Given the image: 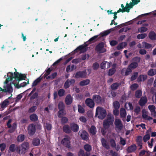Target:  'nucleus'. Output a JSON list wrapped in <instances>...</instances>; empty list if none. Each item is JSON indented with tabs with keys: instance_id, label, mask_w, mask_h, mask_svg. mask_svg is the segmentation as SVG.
Returning <instances> with one entry per match:
<instances>
[{
	"instance_id": "nucleus-3",
	"label": "nucleus",
	"mask_w": 156,
	"mask_h": 156,
	"mask_svg": "<svg viewBox=\"0 0 156 156\" xmlns=\"http://www.w3.org/2000/svg\"><path fill=\"white\" fill-rule=\"evenodd\" d=\"M70 138L68 135L65 136V137L61 140L62 144L65 147L67 148H70L71 147Z\"/></svg>"
},
{
	"instance_id": "nucleus-28",
	"label": "nucleus",
	"mask_w": 156,
	"mask_h": 156,
	"mask_svg": "<svg viewBox=\"0 0 156 156\" xmlns=\"http://www.w3.org/2000/svg\"><path fill=\"white\" fill-rule=\"evenodd\" d=\"M40 140L38 138H34L32 141V144L35 146H38L40 144Z\"/></svg>"
},
{
	"instance_id": "nucleus-36",
	"label": "nucleus",
	"mask_w": 156,
	"mask_h": 156,
	"mask_svg": "<svg viewBox=\"0 0 156 156\" xmlns=\"http://www.w3.org/2000/svg\"><path fill=\"white\" fill-rule=\"evenodd\" d=\"M84 149L88 153L91 151L92 150V147L90 145L86 144L83 146Z\"/></svg>"
},
{
	"instance_id": "nucleus-63",
	"label": "nucleus",
	"mask_w": 156,
	"mask_h": 156,
	"mask_svg": "<svg viewBox=\"0 0 156 156\" xmlns=\"http://www.w3.org/2000/svg\"><path fill=\"white\" fill-rule=\"evenodd\" d=\"M53 69L52 67H50L48 68L46 71V73H45V75L46 76H48L49 75L50 73L53 70Z\"/></svg>"
},
{
	"instance_id": "nucleus-48",
	"label": "nucleus",
	"mask_w": 156,
	"mask_h": 156,
	"mask_svg": "<svg viewBox=\"0 0 156 156\" xmlns=\"http://www.w3.org/2000/svg\"><path fill=\"white\" fill-rule=\"evenodd\" d=\"M16 145L15 144H12L9 147V150L12 152H15L16 151Z\"/></svg>"
},
{
	"instance_id": "nucleus-5",
	"label": "nucleus",
	"mask_w": 156,
	"mask_h": 156,
	"mask_svg": "<svg viewBox=\"0 0 156 156\" xmlns=\"http://www.w3.org/2000/svg\"><path fill=\"white\" fill-rule=\"evenodd\" d=\"M105 43L101 42L98 44L96 46L95 50L99 53H103L106 51V50L104 48Z\"/></svg>"
},
{
	"instance_id": "nucleus-60",
	"label": "nucleus",
	"mask_w": 156,
	"mask_h": 156,
	"mask_svg": "<svg viewBox=\"0 0 156 156\" xmlns=\"http://www.w3.org/2000/svg\"><path fill=\"white\" fill-rule=\"evenodd\" d=\"M7 76L8 78H9V80H12L13 78H14V76H13V74L12 73L9 72L8 73Z\"/></svg>"
},
{
	"instance_id": "nucleus-15",
	"label": "nucleus",
	"mask_w": 156,
	"mask_h": 156,
	"mask_svg": "<svg viewBox=\"0 0 156 156\" xmlns=\"http://www.w3.org/2000/svg\"><path fill=\"white\" fill-rule=\"evenodd\" d=\"M80 136L81 138L83 140H86L87 139L89 136L88 133L85 130L80 131Z\"/></svg>"
},
{
	"instance_id": "nucleus-29",
	"label": "nucleus",
	"mask_w": 156,
	"mask_h": 156,
	"mask_svg": "<svg viewBox=\"0 0 156 156\" xmlns=\"http://www.w3.org/2000/svg\"><path fill=\"white\" fill-rule=\"evenodd\" d=\"M66 114V112L65 110H59L58 112L57 115L59 118H61Z\"/></svg>"
},
{
	"instance_id": "nucleus-33",
	"label": "nucleus",
	"mask_w": 156,
	"mask_h": 156,
	"mask_svg": "<svg viewBox=\"0 0 156 156\" xmlns=\"http://www.w3.org/2000/svg\"><path fill=\"white\" fill-rule=\"evenodd\" d=\"M148 76H153L156 74V69H151L148 71L147 73Z\"/></svg>"
},
{
	"instance_id": "nucleus-12",
	"label": "nucleus",
	"mask_w": 156,
	"mask_h": 156,
	"mask_svg": "<svg viewBox=\"0 0 156 156\" xmlns=\"http://www.w3.org/2000/svg\"><path fill=\"white\" fill-rule=\"evenodd\" d=\"M115 127L119 130H121L123 128V125L122 121L120 119H115L114 122Z\"/></svg>"
},
{
	"instance_id": "nucleus-37",
	"label": "nucleus",
	"mask_w": 156,
	"mask_h": 156,
	"mask_svg": "<svg viewBox=\"0 0 156 156\" xmlns=\"http://www.w3.org/2000/svg\"><path fill=\"white\" fill-rule=\"evenodd\" d=\"M25 138V136L24 135L20 134L17 137L16 140L18 142H22L24 141Z\"/></svg>"
},
{
	"instance_id": "nucleus-1",
	"label": "nucleus",
	"mask_w": 156,
	"mask_h": 156,
	"mask_svg": "<svg viewBox=\"0 0 156 156\" xmlns=\"http://www.w3.org/2000/svg\"><path fill=\"white\" fill-rule=\"evenodd\" d=\"M106 111L104 108L101 107H97L96 110L95 117L102 120L106 117Z\"/></svg>"
},
{
	"instance_id": "nucleus-31",
	"label": "nucleus",
	"mask_w": 156,
	"mask_h": 156,
	"mask_svg": "<svg viewBox=\"0 0 156 156\" xmlns=\"http://www.w3.org/2000/svg\"><path fill=\"white\" fill-rule=\"evenodd\" d=\"M89 133L92 135H95L97 132L96 127L94 126H92L89 130Z\"/></svg>"
},
{
	"instance_id": "nucleus-10",
	"label": "nucleus",
	"mask_w": 156,
	"mask_h": 156,
	"mask_svg": "<svg viewBox=\"0 0 156 156\" xmlns=\"http://www.w3.org/2000/svg\"><path fill=\"white\" fill-rule=\"evenodd\" d=\"M92 99L94 102L97 104H101L102 102V99L99 95L95 94L93 96Z\"/></svg>"
},
{
	"instance_id": "nucleus-17",
	"label": "nucleus",
	"mask_w": 156,
	"mask_h": 156,
	"mask_svg": "<svg viewBox=\"0 0 156 156\" xmlns=\"http://www.w3.org/2000/svg\"><path fill=\"white\" fill-rule=\"evenodd\" d=\"M132 72V69L128 66L127 68H123L122 69L121 71L122 73H125V76H127L129 75Z\"/></svg>"
},
{
	"instance_id": "nucleus-41",
	"label": "nucleus",
	"mask_w": 156,
	"mask_h": 156,
	"mask_svg": "<svg viewBox=\"0 0 156 156\" xmlns=\"http://www.w3.org/2000/svg\"><path fill=\"white\" fill-rule=\"evenodd\" d=\"M58 108L59 110H65V105L63 102L60 101L58 104Z\"/></svg>"
},
{
	"instance_id": "nucleus-64",
	"label": "nucleus",
	"mask_w": 156,
	"mask_h": 156,
	"mask_svg": "<svg viewBox=\"0 0 156 156\" xmlns=\"http://www.w3.org/2000/svg\"><path fill=\"white\" fill-rule=\"evenodd\" d=\"M6 145L5 143H2L0 144V148L2 151H3L5 150Z\"/></svg>"
},
{
	"instance_id": "nucleus-24",
	"label": "nucleus",
	"mask_w": 156,
	"mask_h": 156,
	"mask_svg": "<svg viewBox=\"0 0 156 156\" xmlns=\"http://www.w3.org/2000/svg\"><path fill=\"white\" fill-rule=\"evenodd\" d=\"M70 128L71 130L75 132H77L79 129L78 125L74 123H73L70 124Z\"/></svg>"
},
{
	"instance_id": "nucleus-42",
	"label": "nucleus",
	"mask_w": 156,
	"mask_h": 156,
	"mask_svg": "<svg viewBox=\"0 0 156 156\" xmlns=\"http://www.w3.org/2000/svg\"><path fill=\"white\" fill-rule=\"evenodd\" d=\"M9 101L7 99L4 100L1 103V107L2 108H6L7 105H9Z\"/></svg>"
},
{
	"instance_id": "nucleus-52",
	"label": "nucleus",
	"mask_w": 156,
	"mask_h": 156,
	"mask_svg": "<svg viewBox=\"0 0 156 156\" xmlns=\"http://www.w3.org/2000/svg\"><path fill=\"white\" fill-rule=\"evenodd\" d=\"M78 112L80 113H83L85 112L84 108L80 105H78Z\"/></svg>"
},
{
	"instance_id": "nucleus-46",
	"label": "nucleus",
	"mask_w": 156,
	"mask_h": 156,
	"mask_svg": "<svg viewBox=\"0 0 156 156\" xmlns=\"http://www.w3.org/2000/svg\"><path fill=\"white\" fill-rule=\"evenodd\" d=\"M78 156H89L90 154L86 153V155L85 154L84 151L83 150L81 149L78 153Z\"/></svg>"
},
{
	"instance_id": "nucleus-13",
	"label": "nucleus",
	"mask_w": 156,
	"mask_h": 156,
	"mask_svg": "<svg viewBox=\"0 0 156 156\" xmlns=\"http://www.w3.org/2000/svg\"><path fill=\"white\" fill-rule=\"evenodd\" d=\"M85 102L87 105L90 108H93L94 106L95 103L92 99L87 98Z\"/></svg>"
},
{
	"instance_id": "nucleus-56",
	"label": "nucleus",
	"mask_w": 156,
	"mask_h": 156,
	"mask_svg": "<svg viewBox=\"0 0 156 156\" xmlns=\"http://www.w3.org/2000/svg\"><path fill=\"white\" fill-rule=\"evenodd\" d=\"M99 67V64L97 62L94 63L92 65V68L94 70H97Z\"/></svg>"
},
{
	"instance_id": "nucleus-14",
	"label": "nucleus",
	"mask_w": 156,
	"mask_h": 156,
	"mask_svg": "<svg viewBox=\"0 0 156 156\" xmlns=\"http://www.w3.org/2000/svg\"><path fill=\"white\" fill-rule=\"evenodd\" d=\"M12 83H10L4 86V90H5V92H8L11 93L12 92L13 89L11 85Z\"/></svg>"
},
{
	"instance_id": "nucleus-26",
	"label": "nucleus",
	"mask_w": 156,
	"mask_h": 156,
	"mask_svg": "<svg viewBox=\"0 0 156 156\" xmlns=\"http://www.w3.org/2000/svg\"><path fill=\"white\" fill-rule=\"evenodd\" d=\"M127 43L126 42H122L120 43L117 46L116 48L118 50L122 49L126 47L127 45Z\"/></svg>"
},
{
	"instance_id": "nucleus-8",
	"label": "nucleus",
	"mask_w": 156,
	"mask_h": 156,
	"mask_svg": "<svg viewBox=\"0 0 156 156\" xmlns=\"http://www.w3.org/2000/svg\"><path fill=\"white\" fill-rule=\"evenodd\" d=\"M29 143L27 142H24L21 145V154H24L27 152V151L29 147Z\"/></svg>"
},
{
	"instance_id": "nucleus-47",
	"label": "nucleus",
	"mask_w": 156,
	"mask_h": 156,
	"mask_svg": "<svg viewBox=\"0 0 156 156\" xmlns=\"http://www.w3.org/2000/svg\"><path fill=\"white\" fill-rule=\"evenodd\" d=\"M65 91L64 89H60L58 91V94L59 97H61L65 94Z\"/></svg>"
},
{
	"instance_id": "nucleus-38",
	"label": "nucleus",
	"mask_w": 156,
	"mask_h": 156,
	"mask_svg": "<svg viewBox=\"0 0 156 156\" xmlns=\"http://www.w3.org/2000/svg\"><path fill=\"white\" fill-rule=\"evenodd\" d=\"M134 5L133 4L132 2H130L129 4L126 3V8L127 10L126 12H129V11L130 9L132 8Z\"/></svg>"
},
{
	"instance_id": "nucleus-2",
	"label": "nucleus",
	"mask_w": 156,
	"mask_h": 156,
	"mask_svg": "<svg viewBox=\"0 0 156 156\" xmlns=\"http://www.w3.org/2000/svg\"><path fill=\"white\" fill-rule=\"evenodd\" d=\"M114 121V118L111 116L108 115L106 119H105L103 122V126L105 129H108L110 125H112Z\"/></svg>"
},
{
	"instance_id": "nucleus-40",
	"label": "nucleus",
	"mask_w": 156,
	"mask_h": 156,
	"mask_svg": "<svg viewBox=\"0 0 156 156\" xmlns=\"http://www.w3.org/2000/svg\"><path fill=\"white\" fill-rule=\"evenodd\" d=\"M142 95V91L140 90H138L135 91V96L138 98H140Z\"/></svg>"
},
{
	"instance_id": "nucleus-30",
	"label": "nucleus",
	"mask_w": 156,
	"mask_h": 156,
	"mask_svg": "<svg viewBox=\"0 0 156 156\" xmlns=\"http://www.w3.org/2000/svg\"><path fill=\"white\" fill-rule=\"evenodd\" d=\"M149 37L152 40H156V34L154 32L151 31L149 33Z\"/></svg>"
},
{
	"instance_id": "nucleus-20",
	"label": "nucleus",
	"mask_w": 156,
	"mask_h": 156,
	"mask_svg": "<svg viewBox=\"0 0 156 156\" xmlns=\"http://www.w3.org/2000/svg\"><path fill=\"white\" fill-rule=\"evenodd\" d=\"M116 64H113L112 66V68L109 69L108 72V75L111 76L113 75L116 71L115 67L116 66Z\"/></svg>"
},
{
	"instance_id": "nucleus-53",
	"label": "nucleus",
	"mask_w": 156,
	"mask_h": 156,
	"mask_svg": "<svg viewBox=\"0 0 156 156\" xmlns=\"http://www.w3.org/2000/svg\"><path fill=\"white\" fill-rule=\"evenodd\" d=\"M109 143L112 147L114 148L116 146V143L115 140L113 139H111L109 140Z\"/></svg>"
},
{
	"instance_id": "nucleus-59",
	"label": "nucleus",
	"mask_w": 156,
	"mask_h": 156,
	"mask_svg": "<svg viewBox=\"0 0 156 156\" xmlns=\"http://www.w3.org/2000/svg\"><path fill=\"white\" fill-rule=\"evenodd\" d=\"M140 58L139 57L136 56L133 58V60L134 61V62H137L138 64L140 61Z\"/></svg>"
},
{
	"instance_id": "nucleus-44",
	"label": "nucleus",
	"mask_w": 156,
	"mask_h": 156,
	"mask_svg": "<svg viewBox=\"0 0 156 156\" xmlns=\"http://www.w3.org/2000/svg\"><path fill=\"white\" fill-rule=\"evenodd\" d=\"M143 46L145 48L149 49L152 47V45L151 44L148 43L144 41L142 43Z\"/></svg>"
},
{
	"instance_id": "nucleus-51",
	"label": "nucleus",
	"mask_w": 156,
	"mask_h": 156,
	"mask_svg": "<svg viewBox=\"0 0 156 156\" xmlns=\"http://www.w3.org/2000/svg\"><path fill=\"white\" fill-rule=\"evenodd\" d=\"M37 107L36 106H34L30 108L28 110V112L29 113H32L34 112L37 109Z\"/></svg>"
},
{
	"instance_id": "nucleus-21",
	"label": "nucleus",
	"mask_w": 156,
	"mask_h": 156,
	"mask_svg": "<svg viewBox=\"0 0 156 156\" xmlns=\"http://www.w3.org/2000/svg\"><path fill=\"white\" fill-rule=\"evenodd\" d=\"M147 78V76L145 74L140 75L137 78V81L139 83L142 81L144 82Z\"/></svg>"
},
{
	"instance_id": "nucleus-54",
	"label": "nucleus",
	"mask_w": 156,
	"mask_h": 156,
	"mask_svg": "<svg viewBox=\"0 0 156 156\" xmlns=\"http://www.w3.org/2000/svg\"><path fill=\"white\" fill-rule=\"evenodd\" d=\"M147 34H139L137 35V38L138 39H143L146 37Z\"/></svg>"
},
{
	"instance_id": "nucleus-25",
	"label": "nucleus",
	"mask_w": 156,
	"mask_h": 156,
	"mask_svg": "<svg viewBox=\"0 0 156 156\" xmlns=\"http://www.w3.org/2000/svg\"><path fill=\"white\" fill-rule=\"evenodd\" d=\"M147 99L146 97H142L139 101V105L141 106H144L147 103Z\"/></svg>"
},
{
	"instance_id": "nucleus-34",
	"label": "nucleus",
	"mask_w": 156,
	"mask_h": 156,
	"mask_svg": "<svg viewBox=\"0 0 156 156\" xmlns=\"http://www.w3.org/2000/svg\"><path fill=\"white\" fill-rule=\"evenodd\" d=\"M121 84L118 83H115L112 84L111 85V87L112 90H117L118 87L120 86Z\"/></svg>"
},
{
	"instance_id": "nucleus-50",
	"label": "nucleus",
	"mask_w": 156,
	"mask_h": 156,
	"mask_svg": "<svg viewBox=\"0 0 156 156\" xmlns=\"http://www.w3.org/2000/svg\"><path fill=\"white\" fill-rule=\"evenodd\" d=\"M113 106L115 109H119L120 107L119 103L117 101H115L113 102Z\"/></svg>"
},
{
	"instance_id": "nucleus-11",
	"label": "nucleus",
	"mask_w": 156,
	"mask_h": 156,
	"mask_svg": "<svg viewBox=\"0 0 156 156\" xmlns=\"http://www.w3.org/2000/svg\"><path fill=\"white\" fill-rule=\"evenodd\" d=\"M88 45L85 43L84 44L80 45L78 47L74 50V51L75 52H78V51H81L83 52H85L87 50L86 47Z\"/></svg>"
},
{
	"instance_id": "nucleus-45",
	"label": "nucleus",
	"mask_w": 156,
	"mask_h": 156,
	"mask_svg": "<svg viewBox=\"0 0 156 156\" xmlns=\"http://www.w3.org/2000/svg\"><path fill=\"white\" fill-rule=\"evenodd\" d=\"M41 80L40 77L35 80L33 82L32 84V87H34L36 86L40 82Z\"/></svg>"
},
{
	"instance_id": "nucleus-57",
	"label": "nucleus",
	"mask_w": 156,
	"mask_h": 156,
	"mask_svg": "<svg viewBox=\"0 0 156 156\" xmlns=\"http://www.w3.org/2000/svg\"><path fill=\"white\" fill-rule=\"evenodd\" d=\"M120 116L122 117H125L126 115V112L124 109L121 110Z\"/></svg>"
},
{
	"instance_id": "nucleus-16",
	"label": "nucleus",
	"mask_w": 156,
	"mask_h": 156,
	"mask_svg": "<svg viewBox=\"0 0 156 156\" xmlns=\"http://www.w3.org/2000/svg\"><path fill=\"white\" fill-rule=\"evenodd\" d=\"M148 108L151 112V115L153 117L156 116V112L155 111V106L152 105H150L148 106Z\"/></svg>"
},
{
	"instance_id": "nucleus-43",
	"label": "nucleus",
	"mask_w": 156,
	"mask_h": 156,
	"mask_svg": "<svg viewBox=\"0 0 156 156\" xmlns=\"http://www.w3.org/2000/svg\"><path fill=\"white\" fill-rule=\"evenodd\" d=\"M61 118V122L62 125L66 123L68 121V118L65 116L62 117Z\"/></svg>"
},
{
	"instance_id": "nucleus-55",
	"label": "nucleus",
	"mask_w": 156,
	"mask_h": 156,
	"mask_svg": "<svg viewBox=\"0 0 156 156\" xmlns=\"http://www.w3.org/2000/svg\"><path fill=\"white\" fill-rule=\"evenodd\" d=\"M111 32L110 30H108L106 31H105L104 32H102L100 34L101 37H104V36H107Z\"/></svg>"
},
{
	"instance_id": "nucleus-32",
	"label": "nucleus",
	"mask_w": 156,
	"mask_h": 156,
	"mask_svg": "<svg viewBox=\"0 0 156 156\" xmlns=\"http://www.w3.org/2000/svg\"><path fill=\"white\" fill-rule=\"evenodd\" d=\"M90 82V80L87 79L81 81L80 82V85L81 86H84L89 84Z\"/></svg>"
},
{
	"instance_id": "nucleus-62",
	"label": "nucleus",
	"mask_w": 156,
	"mask_h": 156,
	"mask_svg": "<svg viewBox=\"0 0 156 156\" xmlns=\"http://www.w3.org/2000/svg\"><path fill=\"white\" fill-rule=\"evenodd\" d=\"M70 84L69 82V79H68L65 82L64 85V88L65 89L68 88L70 85Z\"/></svg>"
},
{
	"instance_id": "nucleus-22",
	"label": "nucleus",
	"mask_w": 156,
	"mask_h": 156,
	"mask_svg": "<svg viewBox=\"0 0 156 156\" xmlns=\"http://www.w3.org/2000/svg\"><path fill=\"white\" fill-rule=\"evenodd\" d=\"M73 102V98L70 94L67 95L65 98V103L67 105H70Z\"/></svg>"
},
{
	"instance_id": "nucleus-7",
	"label": "nucleus",
	"mask_w": 156,
	"mask_h": 156,
	"mask_svg": "<svg viewBox=\"0 0 156 156\" xmlns=\"http://www.w3.org/2000/svg\"><path fill=\"white\" fill-rule=\"evenodd\" d=\"M14 78L19 81L25 80L26 78V75L25 74H21L17 72H14Z\"/></svg>"
},
{
	"instance_id": "nucleus-23",
	"label": "nucleus",
	"mask_w": 156,
	"mask_h": 156,
	"mask_svg": "<svg viewBox=\"0 0 156 156\" xmlns=\"http://www.w3.org/2000/svg\"><path fill=\"white\" fill-rule=\"evenodd\" d=\"M136 149V146L135 145H132L128 147L126 151L128 153H131L134 152Z\"/></svg>"
},
{
	"instance_id": "nucleus-49",
	"label": "nucleus",
	"mask_w": 156,
	"mask_h": 156,
	"mask_svg": "<svg viewBox=\"0 0 156 156\" xmlns=\"http://www.w3.org/2000/svg\"><path fill=\"white\" fill-rule=\"evenodd\" d=\"M138 75V73L137 72H134L133 75H132L130 78V80L131 81H133L136 80L137 77Z\"/></svg>"
},
{
	"instance_id": "nucleus-4",
	"label": "nucleus",
	"mask_w": 156,
	"mask_h": 156,
	"mask_svg": "<svg viewBox=\"0 0 156 156\" xmlns=\"http://www.w3.org/2000/svg\"><path fill=\"white\" fill-rule=\"evenodd\" d=\"M73 76L76 79L86 78L87 77L86 70L85 69L82 71H78L74 74Z\"/></svg>"
},
{
	"instance_id": "nucleus-35",
	"label": "nucleus",
	"mask_w": 156,
	"mask_h": 156,
	"mask_svg": "<svg viewBox=\"0 0 156 156\" xmlns=\"http://www.w3.org/2000/svg\"><path fill=\"white\" fill-rule=\"evenodd\" d=\"M30 118L31 121L35 122L38 120V117L36 114L33 113L30 116Z\"/></svg>"
},
{
	"instance_id": "nucleus-27",
	"label": "nucleus",
	"mask_w": 156,
	"mask_h": 156,
	"mask_svg": "<svg viewBox=\"0 0 156 156\" xmlns=\"http://www.w3.org/2000/svg\"><path fill=\"white\" fill-rule=\"evenodd\" d=\"M63 131L66 133H69L71 132V129L68 125H66L62 128Z\"/></svg>"
},
{
	"instance_id": "nucleus-61",
	"label": "nucleus",
	"mask_w": 156,
	"mask_h": 156,
	"mask_svg": "<svg viewBox=\"0 0 156 156\" xmlns=\"http://www.w3.org/2000/svg\"><path fill=\"white\" fill-rule=\"evenodd\" d=\"M22 94L17 95L15 98V102L16 103L18 102L22 98Z\"/></svg>"
},
{
	"instance_id": "nucleus-19",
	"label": "nucleus",
	"mask_w": 156,
	"mask_h": 156,
	"mask_svg": "<svg viewBox=\"0 0 156 156\" xmlns=\"http://www.w3.org/2000/svg\"><path fill=\"white\" fill-rule=\"evenodd\" d=\"M101 141L102 146L105 148L107 150H108L110 148V146L108 143L107 142V141L104 138H102L101 139Z\"/></svg>"
},
{
	"instance_id": "nucleus-18",
	"label": "nucleus",
	"mask_w": 156,
	"mask_h": 156,
	"mask_svg": "<svg viewBox=\"0 0 156 156\" xmlns=\"http://www.w3.org/2000/svg\"><path fill=\"white\" fill-rule=\"evenodd\" d=\"M107 65V68H109L110 66V63L106 61H104L101 62L100 64V68L102 69H105L106 68V65Z\"/></svg>"
},
{
	"instance_id": "nucleus-9",
	"label": "nucleus",
	"mask_w": 156,
	"mask_h": 156,
	"mask_svg": "<svg viewBox=\"0 0 156 156\" xmlns=\"http://www.w3.org/2000/svg\"><path fill=\"white\" fill-rule=\"evenodd\" d=\"M28 132L29 135L32 136L34 135L36 131V127L33 124H30L28 127Z\"/></svg>"
},
{
	"instance_id": "nucleus-58",
	"label": "nucleus",
	"mask_w": 156,
	"mask_h": 156,
	"mask_svg": "<svg viewBox=\"0 0 156 156\" xmlns=\"http://www.w3.org/2000/svg\"><path fill=\"white\" fill-rule=\"evenodd\" d=\"M147 30V29L145 27H141L138 29V32L140 31L141 33H144L146 32Z\"/></svg>"
},
{
	"instance_id": "nucleus-39",
	"label": "nucleus",
	"mask_w": 156,
	"mask_h": 156,
	"mask_svg": "<svg viewBox=\"0 0 156 156\" xmlns=\"http://www.w3.org/2000/svg\"><path fill=\"white\" fill-rule=\"evenodd\" d=\"M138 66V64L137 62H131L129 66L128 67L132 70L134 69L137 68Z\"/></svg>"
},
{
	"instance_id": "nucleus-6",
	"label": "nucleus",
	"mask_w": 156,
	"mask_h": 156,
	"mask_svg": "<svg viewBox=\"0 0 156 156\" xmlns=\"http://www.w3.org/2000/svg\"><path fill=\"white\" fill-rule=\"evenodd\" d=\"M12 121V120L11 119L9 120L7 123V127L10 129L8 130V132L10 133H12L14 132L16 129L17 128V126L16 122H14L13 123L12 125H12L11 124V123Z\"/></svg>"
}]
</instances>
